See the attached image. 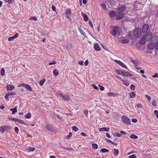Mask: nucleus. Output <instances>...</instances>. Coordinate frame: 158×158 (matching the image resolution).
Returning a JSON list of instances; mask_svg holds the SVG:
<instances>
[{
    "label": "nucleus",
    "mask_w": 158,
    "mask_h": 158,
    "mask_svg": "<svg viewBox=\"0 0 158 158\" xmlns=\"http://www.w3.org/2000/svg\"><path fill=\"white\" fill-rule=\"evenodd\" d=\"M110 34L114 36H115L116 35L118 36L120 35L123 33L122 28L118 26H115L113 27V29L110 31Z\"/></svg>",
    "instance_id": "obj_1"
},
{
    "label": "nucleus",
    "mask_w": 158,
    "mask_h": 158,
    "mask_svg": "<svg viewBox=\"0 0 158 158\" xmlns=\"http://www.w3.org/2000/svg\"><path fill=\"white\" fill-rule=\"evenodd\" d=\"M133 33L135 37L136 38L139 37L141 35V29L138 28H136L134 31Z\"/></svg>",
    "instance_id": "obj_2"
},
{
    "label": "nucleus",
    "mask_w": 158,
    "mask_h": 158,
    "mask_svg": "<svg viewBox=\"0 0 158 158\" xmlns=\"http://www.w3.org/2000/svg\"><path fill=\"white\" fill-rule=\"evenodd\" d=\"M143 36H144L146 40L149 42L152 40V34L151 32H147Z\"/></svg>",
    "instance_id": "obj_3"
},
{
    "label": "nucleus",
    "mask_w": 158,
    "mask_h": 158,
    "mask_svg": "<svg viewBox=\"0 0 158 158\" xmlns=\"http://www.w3.org/2000/svg\"><path fill=\"white\" fill-rule=\"evenodd\" d=\"M122 120L123 123L126 125H130L131 124V120L126 116H122Z\"/></svg>",
    "instance_id": "obj_4"
},
{
    "label": "nucleus",
    "mask_w": 158,
    "mask_h": 158,
    "mask_svg": "<svg viewBox=\"0 0 158 158\" xmlns=\"http://www.w3.org/2000/svg\"><path fill=\"white\" fill-rule=\"evenodd\" d=\"M78 29L80 33L84 36H85V33L88 31L84 27L80 26L78 27Z\"/></svg>",
    "instance_id": "obj_5"
},
{
    "label": "nucleus",
    "mask_w": 158,
    "mask_h": 158,
    "mask_svg": "<svg viewBox=\"0 0 158 158\" xmlns=\"http://www.w3.org/2000/svg\"><path fill=\"white\" fill-rule=\"evenodd\" d=\"M118 14L116 15V19L117 20H120L122 19L124 16L123 13H119L117 12Z\"/></svg>",
    "instance_id": "obj_6"
},
{
    "label": "nucleus",
    "mask_w": 158,
    "mask_h": 158,
    "mask_svg": "<svg viewBox=\"0 0 158 158\" xmlns=\"http://www.w3.org/2000/svg\"><path fill=\"white\" fill-rule=\"evenodd\" d=\"M126 10V7L124 5H122L120 7H119L117 10V12H119V13H123Z\"/></svg>",
    "instance_id": "obj_7"
},
{
    "label": "nucleus",
    "mask_w": 158,
    "mask_h": 158,
    "mask_svg": "<svg viewBox=\"0 0 158 158\" xmlns=\"http://www.w3.org/2000/svg\"><path fill=\"white\" fill-rule=\"evenodd\" d=\"M148 28L149 25L147 24H145L143 26L142 31L143 33H145L148 31Z\"/></svg>",
    "instance_id": "obj_8"
},
{
    "label": "nucleus",
    "mask_w": 158,
    "mask_h": 158,
    "mask_svg": "<svg viewBox=\"0 0 158 158\" xmlns=\"http://www.w3.org/2000/svg\"><path fill=\"white\" fill-rule=\"evenodd\" d=\"M155 46V44L154 42H151L148 44L147 47L150 50L153 49Z\"/></svg>",
    "instance_id": "obj_9"
},
{
    "label": "nucleus",
    "mask_w": 158,
    "mask_h": 158,
    "mask_svg": "<svg viewBox=\"0 0 158 158\" xmlns=\"http://www.w3.org/2000/svg\"><path fill=\"white\" fill-rule=\"evenodd\" d=\"M115 62L123 68L127 69V66L121 61L117 60H115Z\"/></svg>",
    "instance_id": "obj_10"
},
{
    "label": "nucleus",
    "mask_w": 158,
    "mask_h": 158,
    "mask_svg": "<svg viewBox=\"0 0 158 158\" xmlns=\"http://www.w3.org/2000/svg\"><path fill=\"white\" fill-rule=\"evenodd\" d=\"M71 12V10L69 9H66L65 11V14L66 15V17L69 19V15L70 14Z\"/></svg>",
    "instance_id": "obj_11"
},
{
    "label": "nucleus",
    "mask_w": 158,
    "mask_h": 158,
    "mask_svg": "<svg viewBox=\"0 0 158 158\" xmlns=\"http://www.w3.org/2000/svg\"><path fill=\"white\" fill-rule=\"evenodd\" d=\"M6 88L7 90L10 91L14 89L15 87L13 85H9L6 86Z\"/></svg>",
    "instance_id": "obj_12"
},
{
    "label": "nucleus",
    "mask_w": 158,
    "mask_h": 158,
    "mask_svg": "<svg viewBox=\"0 0 158 158\" xmlns=\"http://www.w3.org/2000/svg\"><path fill=\"white\" fill-rule=\"evenodd\" d=\"M18 35L19 34L18 33H16L15 34L14 36L9 37L8 39V40L9 41H11L13 40L14 39H15L18 36Z\"/></svg>",
    "instance_id": "obj_13"
},
{
    "label": "nucleus",
    "mask_w": 158,
    "mask_h": 158,
    "mask_svg": "<svg viewBox=\"0 0 158 158\" xmlns=\"http://www.w3.org/2000/svg\"><path fill=\"white\" fill-rule=\"evenodd\" d=\"M116 11H112L109 14V15L110 17L113 18L116 16Z\"/></svg>",
    "instance_id": "obj_14"
},
{
    "label": "nucleus",
    "mask_w": 158,
    "mask_h": 158,
    "mask_svg": "<svg viewBox=\"0 0 158 158\" xmlns=\"http://www.w3.org/2000/svg\"><path fill=\"white\" fill-rule=\"evenodd\" d=\"M146 40L144 38V36H143L142 39L139 42V44L141 45H144L145 44Z\"/></svg>",
    "instance_id": "obj_15"
},
{
    "label": "nucleus",
    "mask_w": 158,
    "mask_h": 158,
    "mask_svg": "<svg viewBox=\"0 0 158 158\" xmlns=\"http://www.w3.org/2000/svg\"><path fill=\"white\" fill-rule=\"evenodd\" d=\"M61 96L63 97V98L65 101H69L70 100L69 97V95H63L62 94H60Z\"/></svg>",
    "instance_id": "obj_16"
},
{
    "label": "nucleus",
    "mask_w": 158,
    "mask_h": 158,
    "mask_svg": "<svg viewBox=\"0 0 158 158\" xmlns=\"http://www.w3.org/2000/svg\"><path fill=\"white\" fill-rule=\"evenodd\" d=\"M46 128L50 131L51 132H52L53 131V127L50 125L48 124L46 126Z\"/></svg>",
    "instance_id": "obj_17"
},
{
    "label": "nucleus",
    "mask_w": 158,
    "mask_h": 158,
    "mask_svg": "<svg viewBox=\"0 0 158 158\" xmlns=\"http://www.w3.org/2000/svg\"><path fill=\"white\" fill-rule=\"evenodd\" d=\"M110 130V128L108 127H103L99 129V131H108Z\"/></svg>",
    "instance_id": "obj_18"
},
{
    "label": "nucleus",
    "mask_w": 158,
    "mask_h": 158,
    "mask_svg": "<svg viewBox=\"0 0 158 158\" xmlns=\"http://www.w3.org/2000/svg\"><path fill=\"white\" fill-rule=\"evenodd\" d=\"M4 129V132L5 131H7L11 130L12 129V127L10 126H8L6 125H4L3 126Z\"/></svg>",
    "instance_id": "obj_19"
},
{
    "label": "nucleus",
    "mask_w": 158,
    "mask_h": 158,
    "mask_svg": "<svg viewBox=\"0 0 158 158\" xmlns=\"http://www.w3.org/2000/svg\"><path fill=\"white\" fill-rule=\"evenodd\" d=\"M123 75L125 76H132L133 75L129 72H126L124 71Z\"/></svg>",
    "instance_id": "obj_20"
},
{
    "label": "nucleus",
    "mask_w": 158,
    "mask_h": 158,
    "mask_svg": "<svg viewBox=\"0 0 158 158\" xmlns=\"http://www.w3.org/2000/svg\"><path fill=\"white\" fill-rule=\"evenodd\" d=\"M94 49L96 51H100V48L99 47V45L98 43H96L94 44Z\"/></svg>",
    "instance_id": "obj_21"
},
{
    "label": "nucleus",
    "mask_w": 158,
    "mask_h": 158,
    "mask_svg": "<svg viewBox=\"0 0 158 158\" xmlns=\"http://www.w3.org/2000/svg\"><path fill=\"white\" fill-rule=\"evenodd\" d=\"M17 106H15V108L11 109H10V110L12 112V114H14L15 113L17 112Z\"/></svg>",
    "instance_id": "obj_22"
},
{
    "label": "nucleus",
    "mask_w": 158,
    "mask_h": 158,
    "mask_svg": "<svg viewBox=\"0 0 158 158\" xmlns=\"http://www.w3.org/2000/svg\"><path fill=\"white\" fill-rule=\"evenodd\" d=\"M35 148H31V147H28L26 149L27 150H28V152H33L35 150Z\"/></svg>",
    "instance_id": "obj_23"
},
{
    "label": "nucleus",
    "mask_w": 158,
    "mask_h": 158,
    "mask_svg": "<svg viewBox=\"0 0 158 158\" xmlns=\"http://www.w3.org/2000/svg\"><path fill=\"white\" fill-rule=\"evenodd\" d=\"M129 42V40L128 39H123L122 40V42L123 44H127Z\"/></svg>",
    "instance_id": "obj_24"
},
{
    "label": "nucleus",
    "mask_w": 158,
    "mask_h": 158,
    "mask_svg": "<svg viewBox=\"0 0 158 158\" xmlns=\"http://www.w3.org/2000/svg\"><path fill=\"white\" fill-rule=\"evenodd\" d=\"M53 73L54 76H56L59 74V72L57 69H55L53 71Z\"/></svg>",
    "instance_id": "obj_25"
},
{
    "label": "nucleus",
    "mask_w": 158,
    "mask_h": 158,
    "mask_svg": "<svg viewBox=\"0 0 158 158\" xmlns=\"http://www.w3.org/2000/svg\"><path fill=\"white\" fill-rule=\"evenodd\" d=\"M119 153L118 150L116 149H114V156H117Z\"/></svg>",
    "instance_id": "obj_26"
},
{
    "label": "nucleus",
    "mask_w": 158,
    "mask_h": 158,
    "mask_svg": "<svg viewBox=\"0 0 158 158\" xmlns=\"http://www.w3.org/2000/svg\"><path fill=\"white\" fill-rule=\"evenodd\" d=\"M82 16H83V17L84 19V20L85 21H87L88 20V18L87 17V15L85 14H82Z\"/></svg>",
    "instance_id": "obj_27"
},
{
    "label": "nucleus",
    "mask_w": 158,
    "mask_h": 158,
    "mask_svg": "<svg viewBox=\"0 0 158 158\" xmlns=\"http://www.w3.org/2000/svg\"><path fill=\"white\" fill-rule=\"evenodd\" d=\"M124 71V70H117V73L118 74L122 75H123Z\"/></svg>",
    "instance_id": "obj_28"
},
{
    "label": "nucleus",
    "mask_w": 158,
    "mask_h": 158,
    "mask_svg": "<svg viewBox=\"0 0 158 158\" xmlns=\"http://www.w3.org/2000/svg\"><path fill=\"white\" fill-rule=\"evenodd\" d=\"M25 88L26 89H27L28 90H30V91H32V88L28 84H26Z\"/></svg>",
    "instance_id": "obj_29"
},
{
    "label": "nucleus",
    "mask_w": 158,
    "mask_h": 158,
    "mask_svg": "<svg viewBox=\"0 0 158 158\" xmlns=\"http://www.w3.org/2000/svg\"><path fill=\"white\" fill-rule=\"evenodd\" d=\"M5 70L3 68H2L1 70V75L2 76H3L5 75Z\"/></svg>",
    "instance_id": "obj_30"
},
{
    "label": "nucleus",
    "mask_w": 158,
    "mask_h": 158,
    "mask_svg": "<svg viewBox=\"0 0 158 158\" xmlns=\"http://www.w3.org/2000/svg\"><path fill=\"white\" fill-rule=\"evenodd\" d=\"M130 137L131 138L133 139H137L138 138V137L137 136L134 134H132L130 135Z\"/></svg>",
    "instance_id": "obj_31"
},
{
    "label": "nucleus",
    "mask_w": 158,
    "mask_h": 158,
    "mask_svg": "<svg viewBox=\"0 0 158 158\" xmlns=\"http://www.w3.org/2000/svg\"><path fill=\"white\" fill-rule=\"evenodd\" d=\"M100 151L101 152L104 153L105 152H108L109 151V150L107 149L103 148L101 149Z\"/></svg>",
    "instance_id": "obj_32"
},
{
    "label": "nucleus",
    "mask_w": 158,
    "mask_h": 158,
    "mask_svg": "<svg viewBox=\"0 0 158 158\" xmlns=\"http://www.w3.org/2000/svg\"><path fill=\"white\" fill-rule=\"evenodd\" d=\"M18 123L21 124H24L26 125H27V123L25 122L24 121L22 120L19 119Z\"/></svg>",
    "instance_id": "obj_33"
},
{
    "label": "nucleus",
    "mask_w": 158,
    "mask_h": 158,
    "mask_svg": "<svg viewBox=\"0 0 158 158\" xmlns=\"http://www.w3.org/2000/svg\"><path fill=\"white\" fill-rule=\"evenodd\" d=\"M25 117L26 118H27V119H30L31 118V114L30 113H29L27 114L25 116Z\"/></svg>",
    "instance_id": "obj_34"
},
{
    "label": "nucleus",
    "mask_w": 158,
    "mask_h": 158,
    "mask_svg": "<svg viewBox=\"0 0 158 158\" xmlns=\"http://www.w3.org/2000/svg\"><path fill=\"white\" fill-rule=\"evenodd\" d=\"M92 147L94 149H96L98 148V145L96 143H93L92 144Z\"/></svg>",
    "instance_id": "obj_35"
},
{
    "label": "nucleus",
    "mask_w": 158,
    "mask_h": 158,
    "mask_svg": "<svg viewBox=\"0 0 158 158\" xmlns=\"http://www.w3.org/2000/svg\"><path fill=\"white\" fill-rule=\"evenodd\" d=\"M122 82L123 84L127 86H128L129 84V82L128 81H126L123 80H122Z\"/></svg>",
    "instance_id": "obj_36"
},
{
    "label": "nucleus",
    "mask_w": 158,
    "mask_h": 158,
    "mask_svg": "<svg viewBox=\"0 0 158 158\" xmlns=\"http://www.w3.org/2000/svg\"><path fill=\"white\" fill-rule=\"evenodd\" d=\"M101 6L102 7V9L104 10H106V5L104 3H103L101 4Z\"/></svg>",
    "instance_id": "obj_37"
},
{
    "label": "nucleus",
    "mask_w": 158,
    "mask_h": 158,
    "mask_svg": "<svg viewBox=\"0 0 158 158\" xmlns=\"http://www.w3.org/2000/svg\"><path fill=\"white\" fill-rule=\"evenodd\" d=\"M45 81V79H43L42 80H41L39 82L40 85L42 86L44 84Z\"/></svg>",
    "instance_id": "obj_38"
},
{
    "label": "nucleus",
    "mask_w": 158,
    "mask_h": 158,
    "mask_svg": "<svg viewBox=\"0 0 158 158\" xmlns=\"http://www.w3.org/2000/svg\"><path fill=\"white\" fill-rule=\"evenodd\" d=\"M115 94L114 93L112 92H109L107 94V95L108 96H115Z\"/></svg>",
    "instance_id": "obj_39"
},
{
    "label": "nucleus",
    "mask_w": 158,
    "mask_h": 158,
    "mask_svg": "<svg viewBox=\"0 0 158 158\" xmlns=\"http://www.w3.org/2000/svg\"><path fill=\"white\" fill-rule=\"evenodd\" d=\"M130 98H132L133 97H135V94L134 92H132L130 94Z\"/></svg>",
    "instance_id": "obj_40"
},
{
    "label": "nucleus",
    "mask_w": 158,
    "mask_h": 158,
    "mask_svg": "<svg viewBox=\"0 0 158 158\" xmlns=\"http://www.w3.org/2000/svg\"><path fill=\"white\" fill-rule=\"evenodd\" d=\"M72 130L75 132H76L78 130V128L76 126H73L72 127Z\"/></svg>",
    "instance_id": "obj_41"
},
{
    "label": "nucleus",
    "mask_w": 158,
    "mask_h": 158,
    "mask_svg": "<svg viewBox=\"0 0 158 158\" xmlns=\"http://www.w3.org/2000/svg\"><path fill=\"white\" fill-rule=\"evenodd\" d=\"M114 135L117 137H120L122 136V135L121 134L116 132L114 133Z\"/></svg>",
    "instance_id": "obj_42"
},
{
    "label": "nucleus",
    "mask_w": 158,
    "mask_h": 158,
    "mask_svg": "<svg viewBox=\"0 0 158 158\" xmlns=\"http://www.w3.org/2000/svg\"><path fill=\"white\" fill-rule=\"evenodd\" d=\"M30 20L36 21L37 20V19L36 17H32L30 18Z\"/></svg>",
    "instance_id": "obj_43"
},
{
    "label": "nucleus",
    "mask_w": 158,
    "mask_h": 158,
    "mask_svg": "<svg viewBox=\"0 0 158 158\" xmlns=\"http://www.w3.org/2000/svg\"><path fill=\"white\" fill-rule=\"evenodd\" d=\"M5 1L9 4H11L13 2V0H5Z\"/></svg>",
    "instance_id": "obj_44"
},
{
    "label": "nucleus",
    "mask_w": 158,
    "mask_h": 158,
    "mask_svg": "<svg viewBox=\"0 0 158 158\" xmlns=\"http://www.w3.org/2000/svg\"><path fill=\"white\" fill-rule=\"evenodd\" d=\"M88 111L87 110H84V113L86 116H88Z\"/></svg>",
    "instance_id": "obj_45"
},
{
    "label": "nucleus",
    "mask_w": 158,
    "mask_h": 158,
    "mask_svg": "<svg viewBox=\"0 0 158 158\" xmlns=\"http://www.w3.org/2000/svg\"><path fill=\"white\" fill-rule=\"evenodd\" d=\"M10 120H11L12 121H15L17 122H18L19 119H18V118H10Z\"/></svg>",
    "instance_id": "obj_46"
},
{
    "label": "nucleus",
    "mask_w": 158,
    "mask_h": 158,
    "mask_svg": "<svg viewBox=\"0 0 158 158\" xmlns=\"http://www.w3.org/2000/svg\"><path fill=\"white\" fill-rule=\"evenodd\" d=\"M135 86L133 84H132L131 85L130 89L131 90H132L133 91H134L135 90Z\"/></svg>",
    "instance_id": "obj_47"
},
{
    "label": "nucleus",
    "mask_w": 158,
    "mask_h": 158,
    "mask_svg": "<svg viewBox=\"0 0 158 158\" xmlns=\"http://www.w3.org/2000/svg\"><path fill=\"white\" fill-rule=\"evenodd\" d=\"M0 132L2 133L4 132L3 126H0Z\"/></svg>",
    "instance_id": "obj_48"
},
{
    "label": "nucleus",
    "mask_w": 158,
    "mask_h": 158,
    "mask_svg": "<svg viewBox=\"0 0 158 158\" xmlns=\"http://www.w3.org/2000/svg\"><path fill=\"white\" fill-rule=\"evenodd\" d=\"M154 114L158 118V111L156 110H155L154 111Z\"/></svg>",
    "instance_id": "obj_49"
},
{
    "label": "nucleus",
    "mask_w": 158,
    "mask_h": 158,
    "mask_svg": "<svg viewBox=\"0 0 158 158\" xmlns=\"http://www.w3.org/2000/svg\"><path fill=\"white\" fill-rule=\"evenodd\" d=\"M91 86L93 87L94 88L98 90L99 89L98 87L96 86H95L94 84H91Z\"/></svg>",
    "instance_id": "obj_50"
},
{
    "label": "nucleus",
    "mask_w": 158,
    "mask_h": 158,
    "mask_svg": "<svg viewBox=\"0 0 158 158\" xmlns=\"http://www.w3.org/2000/svg\"><path fill=\"white\" fill-rule=\"evenodd\" d=\"M72 135V134L71 132L69 133L68 135L67 136V138L68 139H69L70 138V137Z\"/></svg>",
    "instance_id": "obj_51"
},
{
    "label": "nucleus",
    "mask_w": 158,
    "mask_h": 158,
    "mask_svg": "<svg viewBox=\"0 0 158 158\" xmlns=\"http://www.w3.org/2000/svg\"><path fill=\"white\" fill-rule=\"evenodd\" d=\"M64 149H66V150H69V151H73V150H74V149L71 148H64Z\"/></svg>",
    "instance_id": "obj_52"
},
{
    "label": "nucleus",
    "mask_w": 158,
    "mask_h": 158,
    "mask_svg": "<svg viewBox=\"0 0 158 158\" xmlns=\"http://www.w3.org/2000/svg\"><path fill=\"white\" fill-rule=\"evenodd\" d=\"M56 63V62L55 61H53L52 62L49 63L48 64L51 65L52 64H55Z\"/></svg>",
    "instance_id": "obj_53"
},
{
    "label": "nucleus",
    "mask_w": 158,
    "mask_h": 158,
    "mask_svg": "<svg viewBox=\"0 0 158 158\" xmlns=\"http://www.w3.org/2000/svg\"><path fill=\"white\" fill-rule=\"evenodd\" d=\"M89 24L90 26V27L92 28H93V23H92V22L91 21L89 20Z\"/></svg>",
    "instance_id": "obj_54"
},
{
    "label": "nucleus",
    "mask_w": 158,
    "mask_h": 158,
    "mask_svg": "<svg viewBox=\"0 0 158 158\" xmlns=\"http://www.w3.org/2000/svg\"><path fill=\"white\" fill-rule=\"evenodd\" d=\"M137 106L138 107H139V108H143V107L142 105L140 103L137 104Z\"/></svg>",
    "instance_id": "obj_55"
},
{
    "label": "nucleus",
    "mask_w": 158,
    "mask_h": 158,
    "mask_svg": "<svg viewBox=\"0 0 158 158\" xmlns=\"http://www.w3.org/2000/svg\"><path fill=\"white\" fill-rule=\"evenodd\" d=\"M146 97L148 99V100L150 101L151 99V97L148 95H145Z\"/></svg>",
    "instance_id": "obj_56"
},
{
    "label": "nucleus",
    "mask_w": 158,
    "mask_h": 158,
    "mask_svg": "<svg viewBox=\"0 0 158 158\" xmlns=\"http://www.w3.org/2000/svg\"><path fill=\"white\" fill-rule=\"evenodd\" d=\"M155 48L158 50V41L156 42V44H155Z\"/></svg>",
    "instance_id": "obj_57"
},
{
    "label": "nucleus",
    "mask_w": 158,
    "mask_h": 158,
    "mask_svg": "<svg viewBox=\"0 0 158 158\" xmlns=\"http://www.w3.org/2000/svg\"><path fill=\"white\" fill-rule=\"evenodd\" d=\"M9 94H8V93H7L6 94V95L5 96V98L6 99H7L8 98V97L9 96Z\"/></svg>",
    "instance_id": "obj_58"
},
{
    "label": "nucleus",
    "mask_w": 158,
    "mask_h": 158,
    "mask_svg": "<svg viewBox=\"0 0 158 158\" xmlns=\"http://www.w3.org/2000/svg\"><path fill=\"white\" fill-rule=\"evenodd\" d=\"M105 140L108 143H111L112 142V141L110 139H109L106 138Z\"/></svg>",
    "instance_id": "obj_59"
},
{
    "label": "nucleus",
    "mask_w": 158,
    "mask_h": 158,
    "mask_svg": "<svg viewBox=\"0 0 158 158\" xmlns=\"http://www.w3.org/2000/svg\"><path fill=\"white\" fill-rule=\"evenodd\" d=\"M129 158H135L136 156L135 155H132L131 156H129Z\"/></svg>",
    "instance_id": "obj_60"
},
{
    "label": "nucleus",
    "mask_w": 158,
    "mask_h": 158,
    "mask_svg": "<svg viewBox=\"0 0 158 158\" xmlns=\"http://www.w3.org/2000/svg\"><path fill=\"white\" fill-rule=\"evenodd\" d=\"M156 102L155 100L153 101H152V105L154 106H156Z\"/></svg>",
    "instance_id": "obj_61"
},
{
    "label": "nucleus",
    "mask_w": 158,
    "mask_h": 158,
    "mask_svg": "<svg viewBox=\"0 0 158 158\" xmlns=\"http://www.w3.org/2000/svg\"><path fill=\"white\" fill-rule=\"evenodd\" d=\"M152 77H156L158 78V73H156L155 75H153Z\"/></svg>",
    "instance_id": "obj_62"
},
{
    "label": "nucleus",
    "mask_w": 158,
    "mask_h": 158,
    "mask_svg": "<svg viewBox=\"0 0 158 158\" xmlns=\"http://www.w3.org/2000/svg\"><path fill=\"white\" fill-rule=\"evenodd\" d=\"M132 121L134 123H136L137 122V120L136 119L133 118L132 119Z\"/></svg>",
    "instance_id": "obj_63"
},
{
    "label": "nucleus",
    "mask_w": 158,
    "mask_h": 158,
    "mask_svg": "<svg viewBox=\"0 0 158 158\" xmlns=\"http://www.w3.org/2000/svg\"><path fill=\"white\" fill-rule=\"evenodd\" d=\"M15 131L17 133L18 132V128L17 127H15Z\"/></svg>",
    "instance_id": "obj_64"
}]
</instances>
